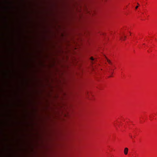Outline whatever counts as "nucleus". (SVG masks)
Masks as SVG:
<instances>
[{
	"label": "nucleus",
	"mask_w": 157,
	"mask_h": 157,
	"mask_svg": "<svg viewBox=\"0 0 157 157\" xmlns=\"http://www.w3.org/2000/svg\"><path fill=\"white\" fill-rule=\"evenodd\" d=\"M138 6H137L136 7V9H137L138 8Z\"/></svg>",
	"instance_id": "obj_5"
},
{
	"label": "nucleus",
	"mask_w": 157,
	"mask_h": 157,
	"mask_svg": "<svg viewBox=\"0 0 157 157\" xmlns=\"http://www.w3.org/2000/svg\"><path fill=\"white\" fill-rule=\"evenodd\" d=\"M128 148L126 147L124 149V154L125 155H127L128 154Z\"/></svg>",
	"instance_id": "obj_1"
},
{
	"label": "nucleus",
	"mask_w": 157,
	"mask_h": 157,
	"mask_svg": "<svg viewBox=\"0 0 157 157\" xmlns=\"http://www.w3.org/2000/svg\"><path fill=\"white\" fill-rule=\"evenodd\" d=\"M90 59L92 61V62H91L92 63H94L93 61H94V59L93 57H92L90 58Z\"/></svg>",
	"instance_id": "obj_2"
},
{
	"label": "nucleus",
	"mask_w": 157,
	"mask_h": 157,
	"mask_svg": "<svg viewBox=\"0 0 157 157\" xmlns=\"http://www.w3.org/2000/svg\"><path fill=\"white\" fill-rule=\"evenodd\" d=\"M131 138H132V136H131Z\"/></svg>",
	"instance_id": "obj_6"
},
{
	"label": "nucleus",
	"mask_w": 157,
	"mask_h": 157,
	"mask_svg": "<svg viewBox=\"0 0 157 157\" xmlns=\"http://www.w3.org/2000/svg\"><path fill=\"white\" fill-rule=\"evenodd\" d=\"M126 36H125L124 35V37H122L121 39L122 40H124L126 39Z\"/></svg>",
	"instance_id": "obj_4"
},
{
	"label": "nucleus",
	"mask_w": 157,
	"mask_h": 157,
	"mask_svg": "<svg viewBox=\"0 0 157 157\" xmlns=\"http://www.w3.org/2000/svg\"><path fill=\"white\" fill-rule=\"evenodd\" d=\"M106 59L107 60V61L108 62V63L109 64H110L111 65H112V63L111 62V61L109 60L108 59H107V58H106Z\"/></svg>",
	"instance_id": "obj_3"
},
{
	"label": "nucleus",
	"mask_w": 157,
	"mask_h": 157,
	"mask_svg": "<svg viewBox=\"0 0 157 157\" xmlns=\"http://www.w3.org/2000/svg\"><path fill=\"white\" fill-rule=\"evenodd\" d=\"M137 4H138V5H139V4L138 3H137Z\"/></svg>",
	"instance_id": "obj_7"
}]
</instances>
